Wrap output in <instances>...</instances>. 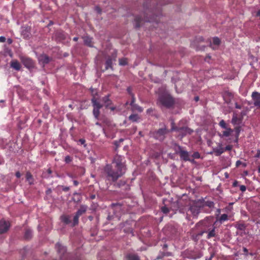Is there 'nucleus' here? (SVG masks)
<instances>
[{
    "mask_svg": "<svg viewBox=\"0 0 260 260\" xmlns=\"http://www.w3.org/2000/svg\"><path fill=\"white\" fill-rule=\"evenodd\" d=\"M240 189L242 191L244 192L246 190V187L245 185H241L240 186Z\"/></svg>",
    "mask_w": 260,
    "mask_h": 260,
    "instance_id": "obj_48",
    "label": "nucleus"
},
{
    "mask_svg": "<svg viewBox=\"0 0 260 260\" xmlns=\"http://www.w3.org/2000/svg\"><path fill=\"white\" fill-rule=\"evenodd\" d=\"M51 191H52L51 189L50 188H49V189H48L47 190L46 193L47 194H49V193H50L51 192Z\"/></svg>",
    "mask_w": 260,
    "mask_h": 260,
    "instance_id": "obj_61",
    "label": "nucleus"
},
{
    "mask_svg": "<svg viewBox=\"0 0 260 260\" xmlns=\"http://www.w3.org/2000/svg\"><path fill=\"white\" fill-rule=\"evenodd\" d=\"M199 223L202 224L204 228L207 229V239H210L216 236L215 227L214 225L209 223L207 221L203 220L200 222Z\"/></svg>",
    "mask_w": 260,
    "mask_h": 260,
    "instance_id": "obj_5",
    "label": "nucleus"
},
{
    "mask_svg": "<svg viewBox=\"0 0 260 260\" xmlns=\"http://www.w3.org/2000/svg\"><path fill=\"white\" fill-rule=\"evenodd\" d=\"M131 107L133 111H137L139 112H142L143 111V108L137 104H135L131 106Z\"/></svg>",
    "mask_w": 260,
    "mask_h": 260,
    "instance_id": "obj_28",
    "label": "nucleus"
},
{
    "mask_svg": "<svg viewBox=\"0 0 260 260\" xmlns=\"http://www.w3.org/2000/svg\"><path fill=\"white\" fill-rule=\"evenodd\" d=\"M69 187L68 186H62V190L64 191H69Z\"/></svg>",
    "mask_w": 260,
    "mask_h": 260,
    "instance_id": "obj_53",
    "label": "nucleus"
},
{
    "mask_svg": "<svg viewBox=\"0 0 260 260\" xmlns=\"http://www.w3.org/2000/svg\"><path fill=\"white\" fill-rule=\"evenodd\" d=\"M20 59L23 65L27 69H31L34 68V62L31 58L24 56H20Z\"/></svg>",
    "mask_w": 260,
    "mask_h": 260,
    "instance_id": "obj_9",
    "label": "nucleus"
},
{
    "mask_svg": "<svg viewBox=\"0 0 260 260\" xmlns=\"http://www.w3.org/2000/svg\"><path fill=\"white\" fill-rule=\"evenodd\" d=\"M61 220L66 224H70L71 222L70 217L68 215H63L61 217Z\"/></svg>",
    "mask_w": 260,
    "mask_h": 260,
    "instance_id": "obj_26",
    "label": "nucleus"
},
{
    "mask_svg": "<svg viewBox=\"0 0 260 260\" xmlns=\"http://www.w3.org/2000/svg\"><path fill=\"white\" fill-rule=\"evenodd\" d=\"M220 44V40L218 37H214L212 43L209 41V45L213 49H216Z\"/></svg>",
    "mask_w": 260,
    "mask_h": 260,
    "instance_id": "obj_13",
    "label": "nucleus"
},
{
    "mask_svg": "<svg viewBox=\"0 0 260 260\" xmlns=\"http://www.w3.org/2000/svg\"><path fill=\"white\" fill-rule=\"evenodd\" d=\"M84 43L88 46L92 47V40L89 37H85L84 40Z\"/></svg>",
    "mask_w": 260,
    "mask_h": 260,
    "instance_id": "obj_31",
    "label": "nucleus"
},
{
    "mask_svg": "<svg viewBox=\"0 0 260 260\" xmlns=\"http://www.w3.org/2000/svg\"><path fill=\"white\" fill-rule=\"evenodd\" d=\"M91 101L93 107V115L96 119H99L100 113V109L103 107L104 105L101 104L95 97L92 98ZM102 101L106 108H110L112 111L115 109V107H110L112 103L110 100L109 95L103 97Z\"/></svg>",
    "mask_w": 260,
    "mask_h": 260,
    "instance_id": "obj_3",
    "label": "nucleus"
},
{
    "mask_svg": "<svg viewBox=\"0 0 260 260\" xmlns=\"http://www.w3.org/2000/svg\"><path fill=\"white\" fill-rule=\"evenodd\" d=\"M175 88H176L177 92L180 93L184 89V86H182L181 82L180 81H178L176 82V83Z\"/></svg>",
    "mask_w": 260,
    "mask_h": 260,
    "instance_id": "obj_21",
    "label": "nucleus"
},
{
    "mask_svg": "<svg viewBox=\"0 0 260 260\" xmlns=\"http://www.w3.org/2000/svg\"><path fill=\"white\" fill-rule=\"evenodd\" d=\"M233 132V129L231 128H227L225 129V131L223 132L222 137H229Z\"/></svg>",
    "mask_w": 260,
    "mask_h": 260,
    "instance_id": "obj_29",
    "label": "nucleus"
},
{
    "mask_svg": "<svg viewBox=\"0 0 260 260\" xmlns=\"http://www.w3.org/2000/svg\"><path fill=\"white\" fill-rule=\"evenodd\" d=\"M204 229L205 230L204 231H201L200 233L198 234L199 236H202L204 233H207V229H206L205 228H204Z\"/></svg>",
    "mask_w": 260,
    "mask_h": 260,
    "instance_id": "obj_47",
    "label": "nucleus"
},
{
    "mask_svg": "<svg viewBox=\"0 0 260 260\" xmlns=\"http://www.w3.org/2000/svg\"><path fill=\"white\" fill-rule=\"evenodd\" d=\"M95 10L97 12V13H98L99 14H101V12H102V10L101 9V8L99 7H95Z\"/></svg>",
    "mask_w": 260,
    "mask_h": 260,
    "instance_id": "obj_49",
    "label": "nucleus"
},
{
    "mask_svg": "<svg viewBox=\"0 0 260 260\" xmlns=\"http://www.w3.org/2000/svg\"><path fill=\"white\" fill-rule=\"evenodd\" d=\"M200 207L196 204L191 206L189 209L194 216H197L200 213Z\"/></svg>",
    "mask_w": 260,
    "mask_h": 260,
    "instance_id": "obj_15",
    "label": "nucleus"
},
{
    "mask_svg": "<svg viewBox=\"0 0 260 260\" xmlns=\"http://www.w3.org/2000/svg\"><path fill=\"white\" fill-rule=\"evenodd\" d=\"M79 142L81 143V144H84L85 143V140L83 139H80Z\"/></svg>",
    "mask_w": 260,
    "mask_h": 260,
    "instance_id": "obj_56",
    "label": "nucleus"
},
{
    "mask_svg": "<svg viewBox=\"0 0 260 260\" xmlns=\"http://www.w3.org/2000/svg\"><path fill=\"white\" fill-rule=\"evenodd\" d=\"M259 156H260V152H259V150H257V153L255 155V157H259Z\"/></svg>",
    "mask_w": 260,
    "mask_h": 260,
    "instance_id": "obj_60",
    "label": "nucleus"
},
{
    "mask_svg": "<svg viewBox=\"0 0 260 260\" xmlns=\"http://www.w3.org/2000/svg\"><path fill=\"white\" fill-rule=\"evenodd\" d=\"M117 57V51L115 50H114L113 52L112 53L111 56H109L106 58V67L105 68L106 70H108L109 69H112V63L113 61H115L116 60V58Z\"/></svg>",
    "mask_w": 260,
    "mask_h": 260,
    "instance_id": "obj_8",
    "label": "nucleus"
},
{
    "mask_svg": "<svg viewBox=\"0 0 260 260\" xmlns=\"http://www.w3.org/2000/svg\"><path fill=\"white\" fill-rule=\"evenodd\" d=\"M159 102L165 107L169 108L174 104V100L172 96L168 92H165L159 96Z\"/></svg>",
    "mask_w": 260,
    "mask_h": 260,
    "instance_id": "obj_4",
    "label": "nucleus"
},
{
    "mask_svg": "<svg viewBox=\"0 0 260 260\" xmlns=\"http://www.w3.org/2000/svg\"><path fill=\"white\" fill-rule=\"evenodd\" d=\"M127 91L131 96H132V95H134V94L132 92V90L131 87H127Z\"/></svg>",
    "mask_w": 260,
    "mask_h": 260,
    "instance_id": "obj_46",
    "label": "nucleus"
},
{
    "mask_svg": "<svg viewBox=\"0 0 260 260\" xmlns=\"http://www.w3.org/2000/svg\"><path fill=\"white\" fill-rule=\"evenodd\" d=\"M26 180L29 181L30 184H32L33 182L32 176L31 173L29 172H27L26 174Z\"/></svg>",
    "mask_w": 260,
    "mask_h": 260,
    "instance_id": "obj_32",
    "label": "nucleus"
},
{
    "mask_svg": "<svg viewBox=\"0 0 260 260\" xmlns=\"http://www.w3.org/2000/svg\"><path fill=\"white\" fill-rule=\"evenodd\" d=\"M228 219V215L226 214H223L221 215L219 219V221L222 223L224 221H226Z\"/></svg>",
    "mask_w": 260,
    "mask_h": 260,
    "instance_id": "obj_37",
    "label": "nucleus"
},
{
    "mask_svg": "<svg viewBox=\"0 0 260 260\" xmlns=\"http://www.w3.org/2000/svg\"><path fill=\"white\" fill-rule=\"evenodd\" d=\"M55 247L57 252L61 254H63L66 252V248L59 243H57Z\"/></svg>",
    "mask_w": 260,
    "mask_h": 260,
    "instance_id": "obj_18",
    "label": "nucleus"
},
{
    "mask_svg": "<svg viewBox=\"0 0 260 260\" xmlns=\"http://www.w3.org/2000/svg\"><path fill=\"white\" fill-rule=\"evenodd\" d=\"M123 158L122 156L119 155H116L113 158L112 164H115L114 167L115 168L121 170L122 171L125 173L126 167L124 162H123Z\"/></svg>",
    "mask_w": 260,
    "mask_h": 260,
    "instance_id": "obj_6",
    "label": "nucleus"
},
{
    "mask_svg": "<svg viewBox=\"0 0 260 260\" xmlns=\"http://www.w3.org/2000/svg\"><path fill=\"white\" fill-rule=\"evenodd\" d=\"M131 98H132V101H131V102L130 103V105L132 106V105L135 104V95H132L131 96Z\"/></svg>",
    "mask_w": 260,
    "mask_h": 260,
    "instance_id": "obj_45",
    "label": "nucleus"
},
{
    "mask_svg": "<svg viewBox=\"0 0 260 260\" xmlns=\"http://www.w3.org/2000/svg\"><path fill=\"white\" fill-rule=\"evenodd\" d=\"M203 206H207L210 208L212 209L214 208V203L212 201H208L204 203V204H203Z\"/></svg>",
    "mask_w": 260,
    "mask_h": 260,
    "instance_id": "obj_33",
    "label": "nucleus"
},
{
    "mask_svg": "<svg viewBox=\"0 0 260 260\" xmlns=\"http://www.w3.org/2000/svg\"><path fill=\"white\" fill-rule=\"evenodd\" d=\"M213 151L215 153H216V155L217 156H219L224 152V149L221 147V145H219L218 147L214 148L213 149Z\"/></svg>",
    "mask_w": 260,
    "mask_h": 260,
    "instance_id": "obj_20",
    "label": "nucleus"
},
{
    "mask_svg": "<svg viewBox=\"0 0 260 260\" xmlns=\"http://www.w3.org/2000/svg\"><path fill=\"white\" fill-rule=\"evenodd\" d=\"M211 58V56H209V55H208L207 56H206V57L205 58V61H209V59H210Z\"/></svg>",
    "mask_w": 260,
    "mask_h": 260,
    "instance_id": "obj_59",
    "label": "nucleus"
},
{
    "mask_svg": "<svg viewBox=\"0 0 260 260\" xmlns=\"http://www.w3.org/2000/svg\"><path fill=\"white\" fill-rule=\"evenodd\" d=\"M224 151L225 150H231L232 149V146L231 145L226 146L225 148H224Z\"/></svg>",
    "mask_w": 260,
    "mask_h": 260,
    "instance_id": "obj_52",
    "label": "nucleus"
},
{
    "mask_svg": "<svg viewBox=\"0 0 260 260\" xmlns=\"http://www.w3.org/2000/svg\"><path fill=\"white\" fill-rule=\"evenodd\" d=\"M127 257L128 260H139L138 256L135 254H129Z\"/></svg>",
    "mask_w": 260,
    "mask_h": 260,
    "instance_id": "obj_38",
    "label": "nucleus"
},
{
    "mask_svg": "<svg viewBox=\"0 0 260 260\" xmlns=\"http://www.w3.org/2000/svg\"><path fill=\"white\" fill-rule=\"evenodd\" d=\"M235 108L237 109H241V106L238 105L237 103H235Z\"/></svg>",
    "mask_w": 260,
    "mask_h": 260,
    "instance_id": "obj_57",
    "label": "nucleus"
},
{
    "mask_svg": "<svg viewBox=\"0 0 260 260\" xmlns=\"http://www.w3.org/2000/svg\"><path fill=\"white\" fill-rule=\"evenodd\" d=\"M79 217L80 216L77 215L76 214L74 216L73 222L72 225V226H75V225H77L78 224V222H79Z\"/></svg>",
    "mask_w": 260,
    "mask_h": 260,
    "instance_id": "obj_35",
    "label": "nucleus"
},
{
    "mask_svg": "<svg viewBox=\"0 0 260 260\" xmlns=\"http://www.w3.org/2000/svg\"><path fill=\"white\" fill-rule=\"evenodd\" d=\"M125 173L111 165L107 164L103 168L102 174L106 180L112 182L116 181Z\"/></svg>",
    "mask_w": 260,
    "mask_h": 260,
    "instance_id": "obj_2",
    "label": "nucleus"
},
{
    "mask_svg": "<svg viewBox=\"0 0 260 260\" xmlns=\"http://www.w3.org/2000/svg\"><path fill=\"white\" fill-rule=\"evenodd\" d=\"M180 126H176L175 125V123L173 121L172 122V128H171V131H176V132H178V129L179 128Z\"/></svg>",
    "mask_w": 260,
    "mask_h": 260,
    "instance_id": "obj_41",
    "label": "nucleus"
},
{
    "mask_svg": "<svg viewBox=\"0 0 260 260\" xmlns=\"http://www.w3.org/2000/svg\"><path fill=\"white\" fill-rule=\"evenodd\" d=\"M192 156H193V157H194L195 158H199L200 157V155L199 152H196L193 153Z\"/></svg>",
    "mask_w": 260,
    "mask_h": 260,
    "instance_id": "obj_44",
    "label": "nucleus"
},
{
    "mask_svg": "<svg viewBox=\"0 0 260 260\" xmlns=\"http://www.w3.org/2000/svg\"><path fill=\"white\" fill-rule=\"evenodd\" d=\"M236 228L239 230L244 231L246 228V225L243 223H237L236 224Z\"/></svg>",
    "mask_w": 260,
    "mask_h": 260,
    "instance_id": "obj_30",
    "label": "nucleus"
},
{
    "mask_svg": "<svg viewBox=\"0 0 260 260\" xmlns=\"http://www.w3.org/2000/svg\"><path fill=\"white\" fill-rule=\"evenodd\" d=\"M238 185V182L237 181H235L233 183V186L234 187L237 186Z\"/></svg>",
    "mask_w": 260,
    "mask_h": 260,
    "instance_id": "obj_54",
    "label": "nucleus"
},
{
    "mask_svg": "<svg viewBox=\"0 0 260 260\" xmlns=\"http://www.w3.org/2000/svg\"><path fill=\"white\" fill-rule=\"evenodd\" d=\"M128 118L132 122H137L139 120L140 118L138 114H135L131 115Z\"/></svg>",
    "mask_w": 260,
    "mask_h": 260,
    "instance_id": "obj_25",
    "label": "nucleus"
},
{
    "mask_svg": "<svg viewBox=\"0 0 260 260\" xmlns=\"http://www.w3.org/2000/svg\"><path fill=\"white\" fill-rule=\"evenodd\" d=\"M16 176L17 177V178H20V176H21V174L19 172H17L16 173Z\"/></svg>",
    "mask_w": 260,
    "mask_h": 260,
    "instance_id": "obj_58",
    "label": "nucleus"
},
{
    "mask_svg": "<svg viewBox=\"0 0 260 260\" xmlns=\"http://www.w3.org/2000/svg\"><path fill=\"white\" fill-rule=\"evenodd\" d=\"M10 67L16 71H19L21 69V64L17 60H12L10 62Z\"/></svg>",
    "mask_w": 260,
    "mask_h": 260,
    "instance_id": "obj_17",
    "label": "nucleus"
},
{
    "mask_svg": "<svg viewBox=\"0 0 260 260\" xmlns=\"http://www.w3.org/2000/svg\"><path fill=\"white\" fill-rule=\"evenodd\" d=\"M169 131L167 129L166 125L164 127L158 129L153 134V137L160 141H163L166 137V135L168 133Z\"/></svg>",
    "mask_w": 260,
    "mask_h": 260,
    "instance_id": "obj_7",
    "label": "nucleus"
},
{
    "mask_svg": "<svg viewBox=\"0 0 260 260\" xmlns=\"http://www.w3.org/2000/svg\"><path fill=\"white\" fill-rule=\"evenodd\" d=\"M161 210L165 214H167L169 212V209L166 206L162 207Z\"/></svg>",
    "mask_w": 260,
    "mask_h": 260,
    "instance_id": "obj_42",
    "label": "nucleus"
},
{
    "mask_svg": "<svg viewBox=\"0 0 260 260\" xmlns=\"http://www.w3.org/2000/svg\"><path fill=\"white\" fill-rule=\"evenodd\" d=\"M10 223L5 220H0V234L7 232L10 228Z\"/></svg>",
    "mask_w": 260,
    "mask_h": 260,
    "instance_id": "obj_11",
    "label": "nucleus"
},
{
    "mask_svg": "<svg viewBox=\"0 0 260 260\" xmlns=\"http://www.w3.org/2000/svg\"><path fill=\"white\" fill-rule=\"evenodd\" d=\"M174 150L175 151V153L176 154H180V152H181L183 149L181 146L180 145L175 144L174 146Z\"/></svg>",
    "mask_w": 260,
    "mask_h": 260,
    "instance_id": "obj_27",
    "label": "nucleus"
},
{
    "mask_svg": "<svg viewBox=\"0 0 260 260\" xmlns=\"http://www.w3.org/2000/svg\"><path fill=\"white\" fill-rule=\"evenodd\" d=\"M256 15H257V16L259 17V18H260V10H259V11H258L257 12Z\"/></svg>",
    "mask_w": 260,
    "mask_h": 260,
    "instance_id": "obj_64",
    "label": "nucleus"
},
{
    "mask_svg": "<svg viewBox=\"0 0 260 260\" xmlns=\"http://www.w3.org/2000/svg\"><path fill=\"white\" fill-rule=\"evenodd\" d=\"M73 183H74V184L75 186L78 185V184H79L77 180H74V181H73Z\"/></svg>",
    "mask_w": 260,
    "mask_h": 260,
    "instance_id": "obj_62",
    "label": "nucleus"
},
{
    "mask_svg": "<svg viewBox=\"0 0 260 260\" xmlns=\"http://www.w3.org/2000/svg\"><path fill=\"white\" fill-rule=\"evenodd\" d=\"M22 35L23 36L24 38H27L29 37V32L27 28H26L25 29L22 30L21 32Z\"/></svg>",
    "mask_w": 260,
    "mask_h": 260,
    "instance_id": "obj_34",
    "label": "nucleus"
},
{
    "mask_svg": "<svg viewBox=\"0 0 260 260\" xmlns=\"http://www.w3.org/2000/svg\"><path fill=\"white\" fill-rule=\"evenodd\" d=\"M38 60L39 63L43 64V66L47 64L50 61L49 57L45 54H42L40 55L38 58Z\"/></svg>",
    "mask_w": 260,
    "mask_h": 260,
    "instance_id": "obj_14",
    "label": "nucleus"
},
{
    "mask_svg": "<svg viewBox=\"0 0 260 260\" xmlns=\"http://www.w3.org/2000/svg\"><path fill=\"white\" fill-rule=\"evenodd\" d=\"M251 98L253 101V105L257 107H260V93L256 91L253 92Z\"/></svg>",
    "mask_w": 260,
    "mask_h": 260,
    "instance_id": "obj_12",
    "label": "nucleus"
},
{
    "mask_svg": "<svg viewBox=\"0 0 260 260\" xmlns=\"http://www.w3.org/2000/svg\"><path fill=\"white\" fill-rule=\"evenodd\" d=\"M161 1H163L164 4H167L171 2V0H161Z\"/></svg>",
    "mask_w": 260,
    "mask_h": 260,
    "instance_id": "obj_55",
    "label": "nucleus"
},
{
    "mask_svg": "<svg viewBox=\"0 0 260 260\" xmlns=\"http://www.w3.org/2000/svg\"><path fill=\"white\" fill-rule=\"evenodd\" d=\"M154 109L152 108H149L147 110V113L148 114H151L152 112H153Z\"/></svg>",
    "mask_w": 260,
    "mask_h": 260,
    "instance_id": "obj_50",
    "label": "nucleus"
},
{
    "mask_svg": "<svg viewBox=\"0 0 260 260\" xmlns=\"http://www.w3.org/2000/svg\"><path fill=\"white\" fill-rule=\"evenodd\" d=\"M180 158L184 161H190L189 153L184 150L180 152L179 154Z\"/></svg>",
    "mask_w": 260,
    "mask_h": 260,
    "instance_id": "obj_16",
    "label": "nucleus"
},
{
    "mask_svg": "<svg viewBox=\"0 0 260 260\" xmlns=\"http://www.w3.org/2000/svg\"><path fill=\"white\" fill-rule=\"evenodd\" d=\"M145 9L144 17L136 16L134 19V26L135 28H139L143 22H151L156 20L155 17L160 15L161 9L156 6V2L150 1L148 3L144 4Z\"/></svg>",
    "mask_w": 260,
    "mask_h": 260,
    "instance_id": "obj_1",
    "label": "nucleus"
},
{
    "mask_svg": "<svg viewBox=\"0 0 260 260\" xmlns=\"http://www.w3.org/2000/svg\"><path fill=\"white\" fill-rule=\"evenodd\" d=\"M127 61L126 58H122L119 59V64L120 66H125L127 64Z\"/></svg>",
    "mask_w": 260,
    "mask_h": 260,
    "instance_id": "obj_36",
    "label": "nucleus"
},
{
    "mask_svg": "<svg viewBox=\"0 0 260 260\" xmlns=\"http://www.w3.org/2000/svg\"><path fill=\"white\" fill-rule=\"evenodd\" d=\"M6 41V38L3 36L0 37V42L4 43Z\"/></svg>",
    "mask_w": 260,
    "mask_h": 260,
    "instance_id": "obj_51",
    "label": "nucleus"
},
{
    "mask_svg": "<svg viewBox=\"0 0 260 260\" xmlns=\"http://www.w3.org/2000/svg\"><path fill=\"white\" fill-rule=\"evenodd\" d=\"M32 236V232L30 229L25 230L24 233V238L26 240L30 239Z\"/></svg>",
    "mask_w": 260,
    "mask_h": 260,
    "instance_id": "obj_24",
    "label": "nucleus"
},
{
    "mask_svg": "<svg viewBox=\"0 0 260 260\" xmlns=\"http://www.w3.org/2000/svg\"><path fill=\"white\" fill-rule=\"evenodd\" d=\"M219 125L223 128L226 129L228 127H226V124L225 122L223 120H221L219 123Z\"/></svg>",
    "mask_w": 260,
    "mask_h": 260,
    "instance_id": "obj_40",
    "label": "nucleus"
},
{
    "mask_svg": "<svg viewBox=\"0 0 260 260\" xmlns=\"http://www.w3.org/2000/svg\"><path fill=\"white\" fill-rule=\"evenodd\" d=\"M72 160V159L70 156L67 155L65 157L64 161H66V163H69Z\"/></svg>",
    "mask_w": 260,
    "mask_h": 260,
    "instance_id": "obj_43",
    "label": "nucleus"
},
{
    "mask_svg": "<svg viewBox=\"0 0 260 260\" xmlns=\"http://www.w3.org/2000/svg\"><path fill=\"white\" fill-rule=\"evenodd\" d=\"M243 251H244V252H245V253H247V252H248V250H247V249L246 248H245V247H243Z\"/></svg>",
    "mask_w": 260,
    "mask_h": 260,
    "instance_id": "obj_63",
    "label": "nucleus"
},
{
    "mask_svg": "<svg viewBox=\"0 0 260 260\" xmlns=\"http://www.w3.org/2000/svg\"><path fill=\"white\" fill-rule=\"evenodd\" d=\"M193 132V130L186 126H180L178 129L179 134L183 137L187 135H190Z\"/></svg>",
    "mask_w": 260,
    "mask_h": 260,
    "instance_id": "obj_10",
    "label": "nucleus"
},
{
    "mask_svg": "<svg viewBox=\"0 0 260 260\" xmlns=\"http://www.w3.org/2000/svg\"><path fill=\"white\" fill-rule=\"evenodd\" d=\"M87 207L85 205H81L78 210L76 212V214L80 216L83 214L85 213L87 210Z\"/></svg>",
    "mask_w": 260,
    "mask_h": 260,
    "instance_id": "obj_19",
    "label": "nucleus"
},
{
    "mask_svg": "<svg viewBox=\"0 0 260 260\" xmlns=\"http://www.w3.org/2000/svg\"><path fill=\"white\" fill-rule=\"evenodd\" d=\"M55 36L57 38L58 41H62L66 39V35L63 31H57L55 33Z\"/></svg>",
    "mask_w": 260,
    "mask_h": 260,
    "instance_id": "obj_23",
    "label": "nucleus"
},
{
    "mask_svg": "<svg viewBox=\"0 0 260 260\" xmlns=\"http://www.w3.org/2000/svg\"><path fill=\"white\" fill-rule=\"evenodd\" d=\"M52 173V171L50 169H48L47 171V173H43L44 177L46 178L50 177V175Z\"/></svg>",
    "mask_w": 260,
    "mask_h": 260,
    "instance_id": "obj_39",
    "label": "nucleus"
},
{
    "mask_svg": "<svg viewBox=\"0 0 260 260\" xmlns=\"http://www.w3.org/2000/svg\"><path fill=\"white\" fill-rule=\"evenodd\" d=\"M241 120L238 118L236 114L234 113L231 120V122L234 125H238L241 123Z\"/></svg>",
    "mask_w": 260,
    "mask_h": 260,
    "instance_id": "obj_22",
    "label": "nucleus"
}]
</instances>
